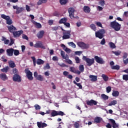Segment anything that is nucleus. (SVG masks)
<instances>
[{
	"label": "nucleus",
	"mask_w": 128,
	"mask_h": 128,
	"mask_svg": "<svg viewBox=\"0 0 128 128\" xmlns=\"http://www.w3.org/2000/svg\"><path fill=\"white\" fill-rule=\"evenodd\" d=\"M2 18L3 20H6V24L8 26H7V28H8V30L11 34H13L16 30V28L12 25L13 22L12 18H10V16H6L4 14H2L0 15Z\"/></svg>",
	"instance_id": "f257e3e1"
},
{
	"label": "nucleus",
	"mask_w": 128,
	"mask_h": 128,
	"mask_svg": "<svg viewBox=\"0 0 128 128\" xmlns=\"http://www.w3.org/2000/svg\"><path fill=\"white\" fill-rule=\"evenodd\" d=\"M60 28H61L62 30L63 31V40H68L70 38V30H66L62 28L60 26H55L52 28V30H58Z\"/></svg>",
	"instance_id": "f03ea898"
},
{
	"label": "nucleus",
	"mask_w": 128,
	"mask_h": 128,
	"mask_svg": "<svg viewBox=\"0 0 128 128\" xmlns=\"http://www.w3.org/2000/svg\"><path fill=\"white\" fill-rule=\"evenodd\" d=\"M110 26L116 30V32H118L120 30L122 25L119 24L118 22H116V20H115L110 23Z\"/></svg>",
	"instance_id": "7ed1b4c3"
},
{
	"label": "nucleus",
	"mask_w": 128,
	"mask_h": 128,
	"mask_svg": "<svg viewBox=\"0 0 128 128\" xmlns=\"http://www.w3.org/2000/svg\"><path fill=\"white\" fill-rule=\"evenodd\" d=\"M60 54H61V56L62 57V58L64 60H66V62H67L69 64H72V60L68 59V55L67 54H66V55L64 52L63 50H61Z\"/></svg>",
	"instance_id": "20e7f679"
},
{
	"label": "nucleus",
	"mask_w": 128,
	"mask_h": 128,
	"mask_svg": "<svg viewBox=\"0 0 128 128\" xmlns=\"http://www.w3.org/2000/svg\"><path fill=\"white\" fill-rule=\"evenodd\" d=\"M77 45L82 50H88V48H90V44H86L83 42H78Z\"/></svg>",
	"instance_id": "39448f33"
},
{
	"label": "nucleus",
	"mask_w": 128,
	"mask_h": 128,
	"mask_svg": "<svg viewBox=\"0 0 128 128\" xmlns=\"http://www.w3.org/2000/svg\"><path fill=\"white\" fill-rule=\"evenodd\" d=\"M104 34H106V31L104 30H100L96 32V38H98L102 40V38H103L104 36Z\"/></svg>",
	"instance_id": "423d86ee"
},
{
	"label": "nucleus",
	"mask_w": 128,
	"mask_h": 128,
	"mask_svg": "<svg viewBox=\"0 0 128 128\" xmlns=\"http://www.w3.org/2000/svg\"><path fill=\"white\" fill-rule=\"evenodd\" d=\"M82 60L86 62L88 66H92V64H94V58L90 59V58H86V56H83Z\"/></svg>",
	"instance_id": "0eeeda50"
},
{
	"label": "nucleus",
	"mask_w": 128,
	"mask_h": 128,
	"mask_svg": "<svg viewBox=\"0 0 128 128\" xmlns=\"http://www.w3.org/2000/svg\"><path fill=\"white\" fill-rule=\"evenodd\" d=\"M24 72L26 73V77L29 80H34V77H32V72L28 68H26L24 70Z\"/></svg>",
	"instance_id": "6e6552de"
},
{
	"label": "nucleus",
	"mask_w": 128,
	"mask_h": 128,
	"mask_svg": "<svg viewBox=\"0 0 128 128\" xmlns=\"http://www.w3.org/2000/svg\"><path fill=\"white\" fill-rule=\"evenodd\" d=\"M65 115L66 114H64V112L62 111L58 112V111L53 110L51 112V116H62Z\"/></svg>",
	"instance_id": "1a4fd4ad"
},
{
	"label": "nucleus",
	"mask_w": 128,
	"mask_h": 128,
	"mask_svg": "<svg viewBox=\"0 0 128 128\" xmlns=\"http://www.w3.org/2000/svg\"><path fill=\"white\" fill-rule=\"evenodd\" d=\"M34 48H42V50H46V46L42 44V42L40 41L37 42L34 45Z\"/></svg>",
	"instance_id": "9d476101"
},
{
	"label": "nucleus",
	"mask_w": 128,
	"mask_h": 128,
	"mask_svg": "<svg viewBox=\"0 0 128 128\" xmlns=\"http://www.w3.org/2000/svg\"><path fill=\"white\" fill-rule=\"evenodd\" d=\"M14 10H16V14H20V12H22L24 10V8L21 7L20 8L18 6H13Z\"/></svg>",
	"instance_id": "9b49d317"
},
{
	"label": "nucleus",
	"mask_w": 128,
	"mask_h": 128,
	"mask_svg": "<svg viewBox=\"0 0 128 128\" xmlns=\"http://www.w3.org/2000/svg\"><path fill=\"white\" fill-rule=\"evenodd\" d=\"M94 58L98 64H104V59L100 57H98V56H94Z\"/></svg>",
	"instance_id": "f8f14e48"
},
{
	"label": "nucleus",
	"mask_w": 128,
	"mask_h": 128,
	"mask_svg": "<svg viewBox=\"0 0 128 128\" xmlns=\"http://www.w3.org/2000/svg\"><path fill=\"white\" fill-rule=\"evenodd\" d=\"M22 34H24V31L22 30H20L18 31H15L12 33V34L14 38H20Z\"/></svg>",
	"instance_id": "ddd939ff"
},
{
	"label": "nucleus",
	"mask_w": 128,
	"mask_h": 128,
	"mask_svg": "<svg viewBox=\"0 0 128 128\" xmlns=\"http://www.w3.org/2000/svg\"><path fill=\"white\" fill-rule=\"evenodd\" d=\"M14 82H22V78L18 74H14L13 76Z\"/></svg>",
	"instance_id": "4468645a"
},
{
	"label": "nucleus",
	"mask_w": 128,
	"mask_h": 128,
	"mask_svg": "<svg viewBox=\"0 0 128 128\" xmlns=\"http://www.w3.org/2000/svg\"><path fill=\"white\" fill-rule=\"evenodd\" d=\"M69 16L70 18H74V8H68Z\"/></svg>",
	"instance_id": "2eb2a0df"
},
{
	"label": "nucleus",
	"mask_w": 128,
	"mask_h": 128,
	"mask_svg": "<svg viewBox=\"0 0 128 128\" xmlns=\"http://www.w3.org/2000/svg\"><path fill=\"white\" fill-rule=\"evenodd\" d=\"M70 72H74V74H80V70H77L76 68L74 66L70 68Z\"/></svg>",
	"instance_id": "dca6fc26"
},
{
	"label": "nucleus",
	"mask_w": 128,
	"mask_h": 128,
	"mask_svg": "<svg viewBox=\"0 0 128 128\" xmlns=\"http://www.w3.org/2000/svg\"><path fill=\"white\" fill-rule=\"evenodd\" d=\"M14 49L12 48H8L6 50V54L8 56H14Z\"/></svg>",
	"instance_id": "f3484780"
},
{
	"label": "nucleus",
	"mask_w": 128,
	"mask_h": 128,
	"mask_svg": "<svg viewBox=\"0 0 128 128\" xmlns=\"http://www.w3.org/2000/svg\"><path fill=\"white\" fill-rule=\"evenodd\" d=\"M86 104L90 106H96V104H98V102L94 100H91L90 101H88L86 102Z\"/></svg>",
	"instance_id": "a211bd4d"
},
{
	"label": "nucleus",
	"mask_w": 128,
	"mask_h": 128,
	"mask_svg": "<svg viewBox=\"0 0 128 128\" xmlns=\"http://www.w3.org/2000/svg\"><path fill=\"white\" fill-rule=\"evenodd\" d=\"M37 126L38 128H46V126H48V124L44 122H37Z\"/></svg>",
	"instance_id": "6ab92c4d"
},
{
	"label": "nucleus",
	"mask_w": 128,
	"mask_h": 128,
	"mask_svg": "<svg viewBox=\"0 0 128 128\" xmlns=\"http://www.w3.org/2000/svg\"><path fill=\"white\" fill-rule=\"evenodd\" d=\"M44 30H40L39 32L37 34V37L38 38H42L44 36Z\"/></svg>",
	"instance_id": "aec40b11"
},
{
	"label": "nucleus",
	"mask_w": 128,
	"mask_h": 128,
	"mask_svg": "<svg viewBox=\"0 0 128 128\" xmlns=\"http://www.w3.org/2000/svg\"><path fill=\"white\" fill-rule=\"evenodd\" d=\"M68 72L64 71L63 72V74L65 76H66L67 78H69L70 80H72V75L68 74Z\"/></svg>",
	"instance_id": "412c9836"
},
{
	"label": "nucleus",
	"mask_w": 128,
	"mask_h": 128,
	"mask_svg": "<svg viewBox=\"0 0 128 128\" xmlns=\"http://www.w3.org/2000/svg\"><path fill=\"white\" fill-rule=\"evenodd\" d=\"M89 78L91 82H96L98 80V76L94 75H90L89 76Z\"/></svg>",
	"instance_id": "4be33fe9"
},
{
	"label": "nucleus",
	"mask_w": 128,
	"mask_h": 128,
	"mask_svg": "<svg viewBox=\"0 0 128 128\" xmlns=\"http://www.w3.org/2000/svg\"><path fill=\"white\" fill-rule=\"evenodd\" d=\"M61 47L62 48L63 50H65V52H67L68 54H70V52H72V50H70V49L66 48V45H64V44H62Z\"/></svg>",
	"instance_id": "5701e85b"
},
{
	"label": "nucleus",
	"mask_w": 128,
	"mask_h": 128,
	"mask_svg": "<svg viewBox=\"0 0 128 128\" xmlns=\"http://www.w3.org/2000/svg\"><path fill=\"white\" fill-rule=\"evenodd\" d=\"M0 78L4 81L8 80V78L6 76V74L4 73L0 74Z\"/></svg>",
	"instance_id": "b1692460"
},
{
	"label": "nucleus",
	"mask_w": 128,
	"mask_h": 128,
	"mask_svg": "<svg viewBox=\"0 0 128 128\" xmlns=\"http://www.w3.org/2000/svg\"><path fill=\"white\" fill-rule=\"evenodd\" d=\"M102 120V118L100 117H96L94 119V124H100Z\"/></svg>",
	"instance_id": "393cba45"
},
{
	"label": "nucleus",
	"mask_w": 128,
	"mask_h": 128,
	"mask_svg": "<svg viewBox=\"0 0 128 128\" xmlns=\"http://www.w3.org/2000/svg\"><path fill=\"white\" fill-rule=\"evenodd\" d=\"M84 11L86 14H90V8L88 6H84Z\"/></svg>",
	"instance_id": "a878e982"
},
{
	"label": "nucleus",
	"mask_w": 128,
	"mask_h": 128,
	"mask_svg": "<svg viewBox=\"0 0 128 128\" xmlns=\"http://www.w3.org/2000/svg\"><path fill=\"white\" fill-rule=\"evenodd\" d=\"M8 64L10 68H16V64H14V61L10 60L8 62Z\"/></svg>",
	"instance_id": "bb28decb"
},
{
	"label": "nucleus",
	"mask_w": 128,
	"mask_h": 128,
	"mask_svg": "<svg viewBox=\"0 0 128 128\" xmlns=\"http://www.w3.org/2000/svg\"><path fill=\"white\" fill-rule=\"evenodd\" d=\"M112 96H115L116 98L120 96V92H118V90H113Z\"/></svg>",
	"instance_id": "cd10ccee"
},
{
	"label": "nucleus",
	"mask_w": 128,
	"mask_h": 128,
	"mask_svg": "<svg viewBox=\"0 0 128 128\" xmlns=\"http://www.w3.org/2000/svg\"><path fill=\"white\" fill-rule=\"evenodd\" d=\"M68 18H61L59 21V24H64L66 22Z\"/></svg>",
	"instance_id": "c85d7f7f"
},
{
	"label": "nucleus",
	"mask_w": 128,
	"mask_h": 128,
	"mask_svg": "<svg viewBox=\"0 0 128 128\" xmlns=\"http://www.w3.org/2000/svg\"><path fill=\"white\" fill-rule=\"evenodd\" d=\"M36 64L39 66L40 64H44V61L40 58H38L36 60Z\"/></svg>",
	"instance_id": "c756f323"
},
{
	"label": "nucleus",
	"mask_w": 128,
	"mask_h": 128,
	"mask_svg": "<svg viewBox=\"0 0 128 128\" xmlns=\"http://www.w3.org/2000/svg\"><path fill=\"white\" fill-rule=\"evenodd\" d=\"M118 104V101L116 100H114L108 104V106H116Z\"/></svg>",
	"instance_id": "7c9ffc66"
},
{
	"label": "nucleus",
	"mask_w": 128,
	"mask_h": 128,
	"mask_svg": "<svg viewBox=\"0 0 128 128\" xmlns=\"http://www.w3.org/2000/svg\"><path fill=\"white\" fill-rule=\"evenodd\" d=\"M34 24L36 28H42V24L36 22H34Z\"/></svg>",
	"instance_id": "2f4dec72"
},
{
	"label": "nucleus",
	"mask_w": 128,
	"mask_h": 128,
	"mask_svg": "<svg viewBox=\"0 0 128 128\" xmlns=\"http://www.w3.org/2000/svg\"><path fill=\"white\" fill-rule=\"evenodd\" d=\"M73 82L74 84L77 86H78V88L80 90H82V86L81 84L76 82V80H74Z\"/></svg>",
	"instance_id": "473e14b6"
},
{
	"label": "nucleus",
	"mask_w": 128,
	"mask_h": 128,
	"mask_svg": "<svg viewBox=\"0 0 128 128\" xmlns=\"http://www.w3.org/2000/svg\"><path fill=\"white\" fill-rule=\"evenodd\" d=\"M102 78L104 82H108V76L104 74H102Z\"/></svg>",
	"instance_id": "72a5a7b5"
},
{
	"label": "nucleus",
	"mask_w": 128,
	"mask_h": 128,
	"mask_svg": "<svg viewBox=\"0 0 128 128\" xmlns=\"http://www.w3.org/2000/svg\"><path fill=\"white\" fill-rule=\"evenodd\" d=\"M8 70H10V68L7 66L2 69H1V72H8Z\"/></svg>",
	"instance_id": "f704fd0d"
},
{
	"label": "nucleus",
	"mask_w": 128,
	"mask_h": 128,
	"mask_svg": "<svg viewBox=\"0 0 128 128\" xmlns=\"http://www.w3.org/2000/svg\"><path fill=\"white\" fill-rule=\"evenodd\" d=\"M36 80H40V82H42V80H44V76L42 75H38Z\"/></svg>",
	"instance_id": "c9c22d12"
},
{
	"label": "nucleus",
	"mask_w": 128,
	"mask_h": 128,
	"mask_svg": "<svg viewBox=\"0 0 128 128\" xmlns=\"http://www.w3.org/2000/svg\"><path fill=\"white\" fill-rule=\"evenodd\" d=\"M79 70L80 72H84V67L83 64H81L79 66Z\"/></svg>",
	"instance_id": "e433bc0d"
},
{
	"label": "nucleus",
	"mask_w": 128,
	"mask_h": 128,
	"mask_svg": "<svg viewBox=\"0 0 128 128\" xmlns=\"http://www.w3.org/2000/svg\"><path fill=\"white\" fill-rule=\"evenodd\" d=\"M120 66L118 65H116L111 66L112 70H120Z\"/></svg>",
	"instance_id": "4c0bfd02"
},
{
	"label": "nucleus",
	"mask_w": 128,
	"mask_h": 128,
	"mask_svg": "<svg viewBox=\"0 0 128 128\" xmlns=\"http://www.w3.org/2000/svg\"><path fill=\"white\" fill-rule=\"evenodd\" d=\"M68 44L74 48H76V46L75 44L74 43V42H68Z\"/></svg>",
	"instance_id": "58836bf2"
},
{
	"label": "nucleus",
	"mask_w": 128,
	"mask_h": 128,
	"mask_svg": "<svg viewBox=\"0 0 128 128\" xmlns=\"http://www.w3.org/2000/svg\"><path fill=\"white\" fill-rule=\"evenodd\" d=\"M48 0H39L38 2V6H40L42 4H46Z\"/></svg>",
	"instance_id": "ea45409f"
},
{
	"label": "nucleus",
	"mask_w": 128,
	"mask_h": 128,
	"mask_svg": "<svg viewBox=\"0 0 128 128\" xmlns=\"http://www.w3.org/2000/svg\"><path fill=\"white\" fill-rule=\"evenodd\" d=\"M109 46L111 48H116V44L112 42H109Z\"/></svg>",
	"instance_id": "a19ab883"
},
{
	"label": "nucleus",
	"mask_w": 128,
	"mask_h": 128,
	"mask_svg": "<svg viewBox=\"0 0 128 128\" xmlns=\"http://www.w3.org/2000/svg\"><path fill=\"white\" fill-rule=\"evenodd\" d=\"M101 96H102V98H103V100H108V96L104 94H102L101 95Z\"/></svg>",
	"instance_id": "79ce46f5"
},
{
	"label": "nucleus",
	"mask_w": 128,
	"mask_h": 128,
	"mask_svg": "<svg viewBox=\"0 0 128 128\" xmlns=\"http://www.w3.org/2000/svg\"><path fill=\"white\" fill-rule=\"evenodd\" d=\"M90 28H92V30H94V32H96V25L94 24H92L90 26Z\"/></svg>",
	"instance_id": "37998d69"
},
{
	"label": "nucleus",
	"mask_w": 128,
	"mask_h": 128,
	"mask_svg": "<svg viewBox=\"0 0 128 128\" xmlns=\"http://www.w3.org/2000/svg\"><path fill=\"white\" fill-rule=\"evenodd\" d=\"M60 4H66L68 3V0H60Z\"/></svg>",
	"instance_id": "c03bdc74"
},
{
	"label": "nucleus",
	"mask_w": 128,
	"mask_h": 128,
	"mask_svg": "<svg viewBox=\"0 0 128 128\" xmlns=\"http://www.w3.org/2000/svg\"><path fill=\"white\" fill-rule=\"evenodd\" d=\"M34 108H35V110H40L41 108L40 106V105L36 104L34 106Z\"/></svg>",
	"instance_id": "a18cd8bd"
},
{
	"label": "nucleus",
	"mask_w": 128,
	"mask_h": 128,
	"mask_svg": "<svg viewBox=\"0 0 128 128\" xmlns=\"http://www.w3.org/2000/svg\"><path fill=\"white\" fill-rule=\"evenodd\" d=\"M14 55L16 56H18V54H20V51L18 50H14Z\"/></svg>",
	"instance_id": "49530a36"
},
{
	"label": "nucleus",
	"mask_w": 128,
	"mask_h": 128,
	"mask_svg": "<svg viewBox=\"0 0 128 128\" xmlns=\"http://www.w3.org/2000/svg\"><path fill=\"white\" fill-rule=\"evenodd\" d=\"M106 92L108 94L110 92H112V87L110 86H108L106 88Z\"/></svg>",
	"instance_id": "de8ad7c7"
},
{
	"label": "nucleus",
	"mask_w": 128,
	"mask_h": 128,
	"mask_svg": "<svg viewBox=\"0 0 128 128\" xmlns=\"http://www.w3.org/2000/svg\"><path fill=\"white\" fill-rule=\"evenodd\" d=\"M122 80H128V74H124L122 76Z\"/></svg>",
	"instance_id": "09e8293b"
},
{
	"label": "nucleus",
	"mask_w": 128,
	"mask_h": 128,
	"mask_svg": "<svg viewBox=\"0 0 128 128\" xmlns=\"http://www.w3.org/2000/svg\"><path fill=\"white\" fill-rule=\"evenodd\" d=\"M44 70H50V64L47 63L46 66H45L44 68Z\"/></svg>",
	"instance_id": "8fccbe9b"
},
{
	"label": "nucleus",
	"mask_w": 128,
	"mask_h": 128,
	"mask_svg": "<svg viewBox=\"0 0 128 128\" xmlns=\"http://www.w3.org/2000/svg\"><path fill=\"white\" fill-rule=\"evenodd\" d=\"M12 73L14 74H18V69L16 68H14L12 70Z\"/></svg>",
	"instance_id": "3c124183"
},
{
	"label": "nucleus",
	"mask_w": 128,
	"mask_h": 128,
	"mask_svg": "<svg viewBox=\"0 0 128 128\" xmlns=\"http://www.w3.org/2000/svg\"><path fill=\"white\" fill-rule=\"evenodd\" d=\"M99 4H100V6H104L105 4V2H104V0H101L99 2Z\"/></svg>",
	"instance_id": "603ef678"
},
{
	"label": "nucleus",
	"mask_w": 128,
	"mask_h": 128,
	"mask_svg": "<svg viewBox=\"0 0 128 128\" xmlns=\"http://www.w3.org/2000/svg\"><path fill=\"white\" fill-rule=\"evenodd\" d=\"M112 54H115V56H120V52H118V51H116V52H114V51H112Z\"/></svg>",
	"instance_id": "864d4df0"
},
{
	"label": "nucleus",
	"mask_w": 128,
	"mask_h": 128,
	"mask_svg": "<svg viewBox=\"0 0 128 128\" xmlns=\"http://www.w3.org/2000/svg\"><path fill=\"white\" fill-rule=\"evenodd\" d=\"M58 65H59L61 68H68V66H66L64 63L62 64H60V63H58Z\"/></svg>",
	"instance_id": "5fc2aeb1"
},
{
	"label": "nucleus",
	"mask_w": 128,
	"mask_h": 128,
	"mask_svg": "<svg viewBox=\"0 0 128 128\" xmlns=\"http://www.w3.org/2000/svg\"><path fill=\"white\" fill-rule=\"evenodd\" d=\"M75 60L76 64H80V60L78 57H75Z\"/></svg>",
	"instance_id": "6e6d98bb"
},
{
	"label": "nucleus",
	"mask_w": 128,
	"mask_h": 128,
	"mask_svg": "<svg viewBox=\"0 0 128 128\" xmlns=\"http://www.w3.org/2000/svg\"><path fill=\"white\" fill-rule=\"evenodd\" d=\"M32 58L33 61L34 66H36V58H34V56H32Z\"/></svg>",
	"instance_id": "4d7b16f0"
},
{
	"label": "nucleus",
	"mask_w": 128,
	"mask_h": 128,
	"mask_svg": "<svg viewBox=\"0 0 128 128\" xmlns=\"http://www.w3.org/2000/svg\"><path fill=\"white\" fill-rule=\"evenodd\" d=\"M128 53L124 52V55H123V56H122L123 60H124V59L126 58H128Z\"/></svg>",
	"instance_id": "13d9d810"
},
{
	"label": "nucleus",
	"mask_w": 128,
	"mask_h": 128,
	"mask_svg": "<svg viewBox=\"0 0 128 128\" xmlns=\"http://www.w3.org/2000/svg\"><path fill=\"white\" fill-rule=\"evenodd\" d=\"M22 38L24 40H28V36H26V34H23V36Z\"/></svg>",
	"instance_id": "bf43d9fd"
},
{
	"label": "nucleus",
	"mask_w": 128,
	"mask_h": 128,
	"mask_svg": "<svg viewBox=\"0 0 128 128\" xmlns=\"http://www.w3.org/2000/svg\"><path fill=\"white\" fill-rule=\"evenodd\" d=\"M82 54V51H76L75 52V54H77L78 56H80Z\"/></svg>",
	"instance_id": "052dcab7"
},
{
	"label": "nucleus",
	"mask_w": 128,
	"mask_h": 128,
	"mask_svg": "<svg viewBox=\"0 0 128 128\" xmlns=\"http://www.w3.org/2000/svg\"><path fill=\"white\" fill-rule=\"evenodd\" d=\"M106 44V39H104V38L101 40L100 42V44H102V46H104V44Z\"/></svg>",
	"instance_id": "680f3d73"
},
{
	"label": "nucleus",
	"mask_w": 128,
	"mask_h": 128,
	"mask_svg": "<svg viewBox=\"0 0 128 128\" xmlns=\"http://www.w3.org/2000/svg\"><path fill=\"white\" fill-rule=\"evenodd\" d=\"M52 60H54V62L58 60V56H54L52 57Z\"/></svg>",
	"instance_id": "e2e57ef3"
},
{
	"label": "nucleus",
	"mask_w": 128,
	"mask_h": 128,
	"mask_svg": "<svg viewBox=\"0 0 128 128\" xmlns=\"http://www.w3.org/2000/svg\"><path fill=\"white\" fill-rule=\"evenodd\" d=\"M96 26H100V28H102V23H100V22H96Z\"/></svg>",
	"instance_id": "0e129e2a"
},
{
	"label": "nucleus",
	"mask_w": 128,
	"mask_h": 128,
	"mask_svg": "<svg viewBox=\"0 0 128 128\" xmlns=\"http://www.w3.org/2000/svg\"><path fill=\"white\" fill-rule=\"evenodd\" d=\"M34 78H36L38 76V72H35L34 74Z\"/></svg>",
	"instance_id": "69168bd1"
},
{
	"label": "nucleus",
	"mask_w": 128,
	"mask_h": 128,
	"mask_svg": "<svg viewBox=\"0 0 128 128\" xmlns=\"http://www.w3.org/2000/svg\"><path fill=\"white\" fill-rule=\"evenodd\" d=\"M64 26H66L67 28H70V24L69 22H66L64 24Z\"/></svg>",
	"instance_id": "338daca9"
},
{
	"label": "nucleus",
	"mask_w": 128,
	"mask_h": 128,
	"mask_svg": "<svg viewBox=\"0 0 128 128\" xmlns=\"http://www.w3.org/2000/svg\"><path fill=\"white\" fill-rule=\"evenodd\" d=\"M10 42V40H6L4 41V44H8V43Z\"/></svg>",
	"instance_id": "774afa93"
}]
</instances>
